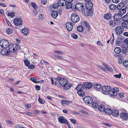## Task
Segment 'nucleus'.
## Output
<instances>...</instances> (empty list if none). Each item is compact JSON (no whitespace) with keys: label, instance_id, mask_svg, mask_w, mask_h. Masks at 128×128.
I'll list each match as a JSON object with an SVG mask.
<instances>
[{"label":"nucleus","instance_id":"obj_1","mask_svg":"<svg viewBox=\"0 0 128 128\" xmlns=\"http://www.w3.org/2000/svg\"><path fill=\"white\" fill-rule=\"evenodd\" d=\"M81 11L83 14H84L86 16H91L92 15L93 13L92 10L86 7V6L84 7V8H83L82 9Z\"/></svg>","mask_w":128,"mask_h":128},{"label":"nucleus","instance_id":"obj_2","mask_svg":"<svg viewBox=\"0 0 128 128\" xmlns=\"http://www.w3.org/2000/svg\"><path fill=\"white\" fill-rule=\"evenodd\" d=\"M0 44L2 48H8L9 47H10L9 45V43L8 40H2L0 41Z\"/></svg>","mask_w":128,"mask_h":128},{"label":"nucleus","instance_id":"obj_3","mask_svg":"<svg viewBox=\"0 0 128 128\" xmlns=\"http://www.w3.org/2000/svg\"><path fill=\"white\" fill-rule=\"evenodd\" d=\"M1 51V54L3 55L7 56L9 55L10 54V52L11 50H10V48L9 47L8 48H3Z\"/></svg>","mask_w":128,"mask_h":128},{"label":"nucleus","instance_id":"obj_4","mask_svg":"<svg viewBox=\"0 0 128 128\" xmlns=\"http://www.w3.org/2000/svg\"><path fill=\"white\" fill-rule=\"evenodd\" d=\"M74 11H81L82 9L84 8L83 4L81 3H78L76 5H74Z\"/></svg>","mask_w":128,"mask_h":128},{"label":"nucleus","instance_id":"obj_5","mask_svg":"<svg viewBox=\"0 0 128 128\" xmlns=\"http://www.w3.org/2000/svg\"><path fill=\"white\" fill-rule=\"evenodd\" d=\"M71 19L72 21L74 23H76L80 20L79 16L75 13H72L71 16Z\"/></svg>","mask_w":128,"mask_h":128},{"label":"nucleus","instance_id":"obj_6","mask_svg":"<svg viewBox=\"0 0 128 128\" xmlns=\"http://www.w3.org/2000/svg\"><path fill=\"white\" fill-rule=\"evenodd\" d=\"M58 120L60 123L66 124L69 128H70V125L69 124L68 122L64 117L62 116H60L58 118Z\"/></svg>","mask_w":128,"mask_h":128},{"label":"nucleus","instance_id":"obj_7","mask_svg":"<svg viewBox=\"0 0 128 128\" xmlns=\"http://www.w3.org/2000/svg\"><path fill=\"white\" fill-rule=\"evenodd\" d=\"M14 23L15 26H20V25H22L23 23V21L22 20L21 18H16L14 21Z\"/></svg>","mask_w":128,"mask_h":128},{"label":"nucleus","instance_id":"obj_8","mask_svg":"<svg viewBox=\"0 0 128 128\" xmlns=\"http://www.w3.org/2000/svg\"><path fill=\"white\" fill-rule=\"evenodd\" d=\"M116 33L119 35L122 34L123 32L124 28L122 26H117L115 29Z\"/></svg>","mask_w":128,"mask_h":128},{"label":"nucleus","instance_id":"obj_9","mask_svg":"<svg viewBox=\"0 0 128 128\" xmlns=\"http://www.w3.org/2000/svg\"><path fill=\"white\" fill-rule=\"evenodd\" d=\"M83 101L86 104H91L93 102L92 98L90 96H85L83 99Z\"/></svg>","mask_w":128,"mask_h":128},{"label":"nucleus","instance_id":"obj_10","mask_svg":"<svg viewBox=\"0 0 128 128\" xmlns=\"http://www.w3.org/2000/svg\"><path fill=\"white\" fill-rule=\"evenodd\" d=\"M68 2H67V3H66V9H68L70 8H72V10H73L74 9V5H72L71 2H69V1Z\"/></svg>","mask_w":128,"mask_h":128},{"label":"nucleus","instance_id":"obj_11","mask_svg":"<svg viewBox=\"0 0 128 128\" xmlns=\"http://www.w3.org/2000/svg\"><path fill=\"white\" fill-rule=\"evenodd\" d=\"M60 81H58L59 83L62 86H64L65 84H66L68 82V81L66 78H62Z\"/></svg>","mask_w":128,"mask_h":128},{"label":"nucleus","instance_id":"obj_12","mask_svg":"<svg viewBox=\"0 0 128 128\" xmlns=\"http://www.w3.org/2000/svg\"><path fill=\"white\" fill-rule=\"evenodd\" d=\"M13 47H11L10 50H11V52H16L18 49H19V46L18 44H15L12 46Z\"/></svg>","mask_w":128,"mask_h":128},{"label":"nucleus","instance_id":"obj_13","mask_svg":"<svg viewBox=\"0 0 128 128\" xmlns=\"http://www.w3.org/2000/svg\"><path fill=\"white\" fill-rule=\"evenodd\" d=\"M120 117L124 120H127L128 119V114L124 112H122L120 114Z\"/></svg>","mask_w":128,"mask_h":128},{"label":"nucleus","instance_id":"obj_14","mask_svg":"<svg viewBox=\"0 0 128 128\" xmlns=\"http://www.w3.org/2000/svg\"><path fill=\"white\" fill-rule=\"evenodd\" d=\"M66 28L68 31H70L72 30L73 26L72 23L68 22L66 24Z\"/></svg>","mask_w":128,"mask_h":128},{"label":"nucleus","instance_id":"obj_15","mask_svg":"<svg viewBox=\"0 0 128 128\" xmlns=\"http://www.w3.org/2000/svg\"><path fill=\"white\" fill-rule=\"evenodd\" d=\"M84 88L88 89L91 88L92 86V84L90 82H85L84 84Z\"/></svg>","mask_w":128,"mask_h":128},{"label":"nucleus","instance_id":"obj_16","mask_svg":"<svg viewBox=\"0 0 128 128\" xmlns=\"http://www.w3.org/2000/svg\"><path fill=\"white\" fill-rule=\"evenodd\" d=\"M122 37H121V36L117 38L116 42V45L119 46L122 44L123 42L122 41Z\"/></svg>","mask_w":128,"mask_h":128},{"label":"nucleus","instance_id":"obj_17","mask_svg":"<svg viewBox=\"0 0 128 128\" xmlns=\"http://www.w3.org/2000/svg\"><path fill=\"white\" fill-rule=\"evenodd\" d=\"M114 20L116 21H118L121 19L122 18V16L120 14H116L113 16Z\"/></svg>","mask_w":128,"mask_h":128},{"label":"nucleus","instance_id":"obj_18","mask_svg":"<svg viewBox=\"0 0 128 128\" xmlns=\"http://www.w3.org/2000/svg\"><path fill=\"white\" fill-rule=\"evenodd\" d=\"M86 7L92 10L93 6V4L91 2H86Z\"/></svg>","mask_w":128,"mask_h":128},{"label":"nucleus","instance_id":"obj_19","mask_svg":"<svg viewBox=\"0 0 128 128\" xmlns=\"http://www.w3.org/2000/svg\"><path fill=\"white\" fill-rule=\"evenodd\" d=\"M58 3V4L60 6H64L66 4V2L64 0H59Z\"/></svg>","mask_w":128,"mask_h":128},{"label":"nucleus","instance_id":"obj_20","mask_svg":"<svg viewBox=\"0 0 128 128\" xmlns=\"http://www.w3.org/2000/svg\"><path fill=\"white\" fill-rule=\"evenodd\" d=\"M110 88V86H103L102 88V90L103 91V93L105 94V92H108Z\"/></svg>","mask_w":128,"mask_h":128},{"label":"nucleus","instance_id":"obj_21","mask_svg":"<svg viewBox=\"0 0 128 128\" xmlns=\"http://www.w3.org/2000/svg\"><path fill=\"white\" fill-rule=\"evenodd\" d=\"M126 8L127 7L125 6L124 8L121 9L118 12V14H120L122 16L126 12Z\"/></svg>","mask_w":128,"mask_h":128},{"label":"nucleus","instance_id":"obj_22","mask_svg":"<svg viewBox=\"0 0 128 128\" xmlns=\"http://www.w3.org/2000/svg\"><path fill=\"white\" fill-rule=\"evenodd\" d=\"M124 6L125 4L124 2H121L116 6V8L118 10H121Z\"/></svg>","mask_w":128,"mask_h":128},{"label":"nucleus","instance_id":"obj_23","mask_svg":"<svg viewBox=\"0 0 128 128\" xmlns=\"http://www.w3.org/2000/svg\"><path fill=\"white\" fill-rule=\"evenodd\" d=\"M84 84H79L76 88V89L78 90H83L84 89Z\"/></svg>","mask_w":128,"mask_h":128},{"label":"nucleus","instance_id":"obj_24","mask_svg":"<svg viewBox=\"0 0 128 128\" xmlns=\"http://www.w3.org/2000/svg\"><path fill=\"white\" fill-rule=\"evenodd\" d=\"M22 33L25 35H27L29 32V30L27 28H25L22 30Z\"/></svg>","mask_w":128,"mask_h":128},{"label":"nucleus","instance_id":"obj_25","mask_svg":"<svg viewBox=\"0 0 128 128\" xmlns=\"http://www.w3.org/2000/svg\"><path fill=\"white\" fill-rule=\"evenodd\" d=\"M112 17V15L110 13L106 14L104 15V18L107 20H110Z\"/></svg>","mask_w":128,"mask_h":128},{"label":"nucleus","instance_id":"obj_26","mask_svg":"<svg viewBox=\"0 0 128 128\" xmlns=\"http://www.w3.org/2000/svg\"><path fill=\"white\" fill-rule=\"evenodd\" d=\"M108 92L110 95L112 96H116L117 95L116 92H114L113 90H110V89Z\"/></svg>","mask_w":128,"mask_h":128},{"label":"nucleus","instance_id":"obj_27","mask_svg":"<svg viewBox=\"0 0 128 128\" xmlns=\"http://www.w3.org/2000/svg\"><path fill=\"white\" fill-rule=\"evenodd\" d=\"M72 86V85L71 84H68L67 83L65 84L64 86V89L67 90L70 88V87Z\"/></svg>","mask_w":128,"mask_h":128},{"label":"nucleus","instance_id":"obj_28","mask_svg":"<svg viewBox=\"0 0 128 128\" xmlns=\"http://www.w3.org/2000/svg\"><path fill=\"white\" fill-rule=\"evenodd\" d=\"M121 47L122 48L121 51L124 54H126L128 52V49L127 48L123 47V45H121Z\"/></svg>","mask_w":128,"mask_h":128},{"label":"nucleus","instance_id":"obj_29","mask_svg":"<svg viewBox=\"0 0 128 128\" xmlns=\"http://www.w3.org/2000/svg\"><path fill=\"white\" fill-rule=\"evenodd\" d=\"M112 111L110 109V108H106L105 109L104 112L106 114L108 115H110L112 113Z\"/></svg>","mask_w":128,"mask_h":128},{"label":"nucleus","instance_id":"obj_30","mask_svg":"<svg viewBox=\"0 0 128 128\" xmlns=\"http://www.w3.org/2000/svg\"><path fill=\"white\" fill-rule=\"evenodd\" d=\"M112 114L113 116L115 117H117L119 115V112L117 110H113Z\"/></svg>","mask_w":128,"mask_h":128},{"label":"nucleus","instance_id":"obj_31","mask_svg":"<svg viewBox=\"0 0 128 128\" xmlns=\"http://www.w3.org/2000/svg\"><path fill=\"white\" fill-rule=\"evenodd\" d=\"M98 108L99 110L101 112H104L105 109L104 105L100 104L98 106Z\"/></svg>","mask_w":128,"mask_h":128},{"label":"nucleus","instance_id":"obj_32","mask_svg":"<svg viewBox=\"0 0 128 128\" xmlns=\"http://www.w3.org/2000/svg\"><path fill=\"white\" fill-rule=\"evenodd\" d=\"M58 13L56 11H53L51 14V16L54 18L55 19L57 17L58 15Z\"/></svg>","mask_w":128,"mask_h":128},{"label":"nucleus","instance_id":"obj_33","mask_svg":"<svg viewBox=\"0 0 128 128\" xmlns=\"http://www.w3.org/2000/svg\"><path fill=\"white\" fill-rule=\"evenodd\" d=\"M58 4V3H54L53 4V6H50L49 7V8L50 9V10L52 8H54V9L57 8L58 6H59Z\"/></svg>","mask_w":128,"mask_h":128},{"label":"nucleus","instance_id":"obj_34","mask_svg":"<svg viewBox=\"0 0 128 128\" xmlns=\"http://www.w3.org/2000/svg\"><path fill=\"white\" fill-rule=\"evenodd\" d=\"M114 51L117 54H119L121 51V50L119 47H116L114 49Z\"/></svg>","mask_w":128,"mask_h":128},{"label":"nucleus","instance_id":"obj_35","mask_svg":"<svg viewBox=\"0 0 128 128\" xmlns=\"http://www.w3.org/2000/svg\"><path fill=\"white\" fill-rule=\"evenodd\" d=\"M122 27H124L128 29V22L127 21H124L122 22Z\"/></svg>","mask_w":128,"mask_h":128},{"label":"nucleus","instance_id":"obj_36","mask_svg":"<svg viewBox=\"0 0 128 128\" xmlns=\"http://www.w3.org/2000/svg\"><path fill=\"white\" fill-rule=\"evenodd\" d=\"M82 24L85 27L84 28H86L88 27H90L88 23L86 21H84L82 22Z\"/></svg>","mask_w":128,"mask_h":128},{"label":"nucleus","instance_id":"obj_37","mask_svg":"<svg viewBox=\"0 0 128 128\" xmlns=\"http://www.w3.org/2000/svg\"><path fill=\"white\" fill-rule=\"evenodd\" d=\"M94 88L97 89H99L101 87V85L100 84H97L96 83H94Z\"/></svg>","mask_w":128,"mask_h":128},{"label":"nucleus","instance_id":"obj_38","mask_svg":"<svg viewBox=\"0 0 128 128\" xmlns=\"http://www.w3.org/2000/svg\"><path fill=\"white\" fill-rule=\"evenodd\" d=\"M82 90H78L77 91V93L79 96H83L85 95L84 92L82 91Z\"/></svg>","mask_w":128,"mask_h":128},{"label":"nucleus","instance_id":"obj_39","mask_svg":"<svg viewBox=\"0 0 128 128\" xmlns=\"http://www.w3.org/2000/svg\"><path fill=\"white\" fill-rule=\"evenodd\" d=\"M116 8V6L112 4L110 5L109 6L110 9L111 10H114Z\"/></svg>","mask_w":128,"mask_h":128},{"label":"nucleus","instance_id":"obj_40","mask_svg":"<svg viewBox=\"0 0 128 128\" xmlns=\"http://www.w3.org/2000/svg\"><path fill=\"white\" fill-rule=\"evenodd\" d=\"M122 20L124 21H128V13L122 18Z\"/></svg>","mask_w":128,"mask_h":128},{"label":"nucleus","instance_id":"obj_41","mask_svg":"<svg viewBox=\"0 0 128 128\" xmlns=\"http://www.w3.org/2000/svg\"><path fill=\"white\" fill-rule=\"evenodd\" d=\"M109 24L111 26H114L116 24V23L114 20H111Z\"/></svg>","mask_w":128,"mask_h":128},{"label":"nucleus","instance_id":"obj_42","mask_svg":"<svg viewBox=\"0 0 128 128\" xmlns=\"http://www.w3.org/2000/svg\"><path fill=\"white\" fill-rule=\"evenodd\" d=\"M92 106L94 108H96L98 106V105L97 102H94L91 103Z\"/></svg>","mask_w":128,"mask_h":128},{"label":"nucleus","instance_id":"obj_43","mask_svg":"<svg viewBox=\"0 0 128 128\" xmlns=\"http://www.w3.org/2000/svg\"><path fill=\"white\" fill-rule=\"evenodd\" d=\"M77 30L78 32H81L83 31L84 28L82 26H80L77 27Z\"/></svg>","mask_w":128,"mask_h":128},{"label":"nucleus","instance_id":"obj_44","mask_svg":"<svg viewBox=\"0 0 128 128\" xmlns=\"http://www.w3.org/2000/svg\"><path fill=\"white\" fill-rule=\"evenodd\" d=\"M24 62L25 64V65L26 66H28V65L30 64V63L29 61L25 59Z\"/></svg>","mask_w":128,"mask_h":128},{"label":"nucleus","instance_id":"obj_45","mask_svg":"<svg viewBox=\"0 0 128 128\" xmlns=\"http://www.w3.org/2000/svg\"><path fill=\"white\" fill-rule=\"evenodd\" d=\"M31 5L34 9L36 10L38 9V7L35 3L34 2H32Z\"/></svg>","mask_w":128,"mask_h":128},{"label":"nucleus","instance_id":"obj_46","mask_svg":"<svg viewBox=\"0 0 128 128\" xmlns=\"http://www.w3.org/2000/svg\"><path fill=\"white\" fill-rule=\"evenodd\" d=\"M8 16H10L12 18H14L15 16L14 13V12L9 13L8 14Z\"/></svg>","mask_w":128,"mask_h":128},{"label":"nucleus","instance_id":"obj_47","mask_svg":"<svg viewBox=\"0 0 128 128\" xmlns=\"http://www.w3.org/2000/svg\"><path fill=\"white\" fill-rule=\"evenodd\" d=\"M90 30V27H88L86 28H85L84 29V30L85 31L84 32V33H85V34H86Z\"/></svg>","mask_w":128,"mask_h":128},{"label":"nucleus","instance_id":"obj_48","mask_svg":"<svg viewBox=\"0 0 128 128\" xmlns=\"http://www.w3.org/2000/svg\"><path fill=\"white\" fill-rule=\"evenodd\" d=\"M71 37L74 39H76L78 38V36L74 33H73L71 35Z\"/></svg>","mask_w":128,"mask_h":128},{"label":"nucleus","instance_id":"obj_49","mask_svg":"<svg viewBox=\"0 0 128 128\" xmlns=\"http://www.w3.org/2000/svg\"><path fill=\"white\" fill-rule=\"evenodd\" d=\"M12 30L11 29L8 28L6 31V33L8 34H11L12 32Z\"/></svg>","mask_w":128,"mask_h":128},{"label":"nucleus","instance_id":"obj_50","mask_svg":"<svg viewBox=\"0 0 128 128\" xmlns=\"http://www.w3.org/2000/svg\"><path fill=\"white\" fill-rule=\"evenodd\" d=\"M123 65L124 66L128 67V60H126L123 62Z\"/></svg>","mask_w":128,"mask_h":128},{"label":"nucleus","instance_id":"obj_51","mask_svg":"<svg viewBox=\"0 0 128 128\" xmlns=\"http://www.w3.org/2000/svg\"><path fill=\"white\" fill-rule=\"evenodd\" d=\"M54 52L55 53H57L58 54H63L64 53L62 51L59 50H55L54 51Z\"/></svg>","mask_w":128,"mask_h":128},{"label":"nucleus","instance_id":"obj_52","mask_svg":"<svg viewBox=\"0 0 128 128\" xmlns=\"http://www.w3.org/2000/svg\"><path fill=\"white\" fill-rule=\"evenodd\" d=\"M30 80H32L34 82L36 83V81L37 80V79L35 77H32L30 78Z\"/></svg>","mask_w":128,"mask_h":128},{"label":"nucleus","instance_id":"obj_53","mask_svg":"<svg viewBox=\"0 0 128 128\" xmlns=\"http://www.w3.org/2000/svg\"><path fill=\"white\" fill-rule=\"evenodd\" d=\"M38 100L39 102L42 104H44L45 102L43 100L41 99L40 98H38Z\"/></svg>","mask_w":128,"mask_h":128},{"label":"nucleus","instance_id":"obj_54","mask_svg":"<svg viewBox=\"0 0 128 128\" xmlns=\"http://www.w3.org/2000/svg\"><path fill=\"white\" fill-rule=\"evenodd\" d=\"M114 77L118 78H120L121 76V74L120 73H119V74H115L114 76Z\"/></svg>","mask_w":128,"mask_h":128},{"label":"nucleus","instance_id":"obj_55","mask_svg":"<svg viewBox=\"0 0 128 128\" xmlns=\"http://www.w3.org/2000/svg\"><path fill=\"white\" fill-rule=\"evenodd\" d=\"M41 62L42 63H44L46 65H48L49 63L44 60H41Z\"/></svg>","mask_w":128,"mask_h":128},{"label":"nucleus","instance_id":"obj_56","mask_svg":"<svg viewBox=\"0 0 128 128\" xmlns=\"http://www.w3.org/2000/svg\"><path fill=\"white\" fill-rule=\"evenodd\" d=\"M46 0H41V2L42 4H45L47 3Z\"/></svg>","mask_w":128,"mask_h":128},{"label":"nucleus","instance_id":"obj_57","mask_svg":"<svg viewBox=\"0 0 128 128\" xmlns=\"http://www.w3.org/2000/svg\"><path fill=\"white\" fill-rule=\"evenodd\" d=\"M28 68L32 69L34 68L35 67V66L33 64H31L29 66H28Z\"/></svg>","mask_w":128,"mask_h":128},{"label":"nucleus","instance_id":"obj_58","mask_svg":"<svg viewBox=\"0 0 128 128\" xmlns=\"http://www.w3.org/2000/svg\"><path fill=\"white\" fill-rule=\"evenodd\" d=\"M62 104L64 106H65L66 105V100H61Z\"/></svg>","mask_w":128,"mask_h":128},{"label":"nucleus","instance_id":"obj_59","mask_svg":"<svg viewBox=\"0 0 128 128\" xmlns=\"http://www.w3.org/2000/svg\"><path fill=\"white\" fill-rule=\"evenodd\" d=\"M70 120L74 124H76V120L75 119L73 118H71L70 119Z\"/></svg>","mask_w":128,"mask_h":128},{"label":"nucleus","instance_id":"obj_60","mask_svg":"<svg viewBox=\"0 0 128 128\" xmlns=\"http://www.w3.org/2000/svg\"><path fill=\"white\" fill-rule=\"evenodd\" d=\"M114 92H116L117 93V92H118L119 91V90L118 88H114L113 90Z\"/></svg>","mask_w":128,"mask_h":128},{"label":"nucleus","instance_id":"obj_61","mask_svg":"<svg viewBox=\"0 0 128 128\" xmlns=\"http://www.w3.org/2000/svg\"><path fill=\"white\" fill-rule=\"evenodd\" d=\"M38 19L42 20L43 19V16L42 14H39L38 16Z\"/></svg>","mask_w":128,"mask_h":128},{"label":"nucleus","instance_id":"obj_62","mask_svg":"<svg viewBox=\"0 0 128 128\" xmlns=\"http://www.w3.org/2000/svg\"><path fill=\"white\" fill-rule=\"evenodd\" d=\"M55 56L57 58H60L62 60L63 59V57L62 56H60L57 55H56Z\"/></svg>","mask_w":128,"mask_h":128},{"label":"nucleus","instance_id":"obj_63","mask_svg":"<svg viewBox=\"0 0 128 128\" xmlns=\"http://www.w3.org/2000/svg\"><path fill=\"white\" fill-rule=\"evenodd\" d=\"M35 88L36 90H40V87L39 86L36 85L35 86Z\"/></svg>","mask_w":128,"mask_h":128},{"label":"nucleus","instance_id":"obj_64","mask_svg":"<svg viewBox=\"0 0 128 128\" xmlns=\"http://www.w3.org/2000/svg\"><path fill=\"white\" fill-rule=\"evenodd\" d=\"M98 67L100 69L104 71H106L107 70L106 69L104 68L101 66H98Z\"/></svg>","mask_w":128,"mask_h":128}]
</instances>
